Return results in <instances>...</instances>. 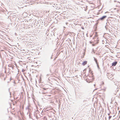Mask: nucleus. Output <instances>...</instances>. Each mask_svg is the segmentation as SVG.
I'll return each mask as SVG.
<instances>
[{
  "mask_svg": "<svg viewBox=\"0 0 120 120\" xmlns=\"http://www.w3.org/2000/svg\"><path fill=\"white\" fill-rule=\"evenodd\" d=\"M30 108V106L29 105L26 108V110Z\"/></svg>",
  "mask_w": 120,
  "mask_h": 120,
  "instance_id": "nucleus-12",
  "label": "nucleus"
},
{
  "mask_svg": "<svg viewBox=\"0 0 120 120\" xmlns=\"http://www.w3.org/2000/svg\"><path fill=\"white\" fill-rule=\"evenodd\" d=\"M45 88H47V87L46 86V85H45Z\"/></svg>",
  "mask_w": 120,
  "mask_h": 120,
  "instance_id": "nucleus-22",
  "label": "nucleus"
},
{
  "mask_svg": "<svg viewBox=\"0 0 120 120\" xmlns=\"http://www.w3.org/2000/svg\"><path fill=\"white\" fill-rule=\"evenodd\" d=\"M46 86H47V88H45L43 87L42 88V90H46L47 89H48L49 88V85H46Z\"/></svg>",
  "mask_w": 120,
  "mask_h": 120,
  "instance_id": "nucleus-5",
  "label": "nucleus"
},
{
  "mask_svg": "<svg viewBox=\"0 0 120 120\" xmlns=\"http://www.w3.org/2000/svg\"><path fill=\"white\" fill-rule=\"evenodd\" d=\"M86 70V69H85L84 70H83V71H84V70Z\"/></svg>",
  "mask_w": 120,
  "mask_h": 120,
  "instance_id": "nucleus-27",
  "label": "nucleus"
},
{
  "mask_svg": "<svg viewBox=\"0 0 120 120\" xmlns=\"http://www.w3.org/2000/svg\"><path fill=\"white\" fill-rule=\"evenodd\" d=\"M106 17H107L106 16H103L100 18L99 19L97 20V21H98L100 20H103Z\"/></svg>",
  "mask_w": 120,
  "mask_h": 120,
  "instance_id": "nucleus-2",
  "label": "nucleus"
},
{
  "mask_svg": "<svg viewBox=\"0 0 120 120\" xmlns=\"http://www.w3.org/2000/svg\"><path fill=\"white\" fill-rule=\"evenodd\" d=\"M111 22H108L106 23V24L107 25V26H108L109 25H111Z\"/></svg>",
  "mask_w": 120,
  "mask_h": 120,
  "instance_id": "nucleus-8",
  "label": "nucleus"
},
{
  "mask_svg": "<svg viewBox=\"0 0 120 120\" xmlns=\"http://www.w3.org/2000/svg\"><path fill=\"white\" fill-rule=\"evenodd\" d=\"M87 63V61H84L82 63V65L83 66L85 65Z\"/></svg>",
  "mask_w": 120,
  "mask_h": 120,
  "instance_id": "nucleus-9",
  "label": "nucleus"
},
{
  "mask_svg": "<svg viewBox=\"0 0 120 120\" xmlns=\"http://www.w3.org/2000/svg\"><path fill=\"white\" fill-rule=\"evenodd\" d=\"M23 71V70H22V71Z\"/></svg>",
  "mask_w": 120,
  "mask_h": 120,
  "instance_id": "nucleus-29",
  "label": "nucleus"
},
{
  "mask_svg": "<svg viewBox=\"0 0 120 120\" xmlns=\"http://www.w3.org/2000/svg\"><path fill=\"white\" fill-rule=\"evenodd\" d=\"M107 25L105 26V29H107Z\"/></svg>",
  "mask_w": 120,
  "mask_h": 120,
  "instance_id": "nucleus-17",
  "label": "nucleus"
},
{
  "mask_svg": "<svg viewBox=\"0 0 120 120\" xmlns=\"http://www.w3.org/2000/svg\"><path fill=\"white\" fill-rule=\"evenodd\" d=\"M117 61H115L114 62L112 63V66H115L117 64Z\"/></svg>",
  "mask_w": 120,
  "mask_h": 120,
  "instance_id": "nucleus-4",
  "label": "nucleus"
},
{
  "mask_svg": "<svg viewBox=\"0 0 120 120\" xmlns=\"http://www.w3.org/2000/svg\"><path fill=\"white\" fill-rule=\"evenodd\" d=\"M97 89H96L95 90H96Z\"/></svg>",
  "mask_w": 120,
  "mask_h": 120,
  "instance_id": "nucleus-24",
  "label": "nucleus"
},
{
  "mask_svg": "<svg viewBox=\"0 0 120 120\" xmlns=\"http://www.w3.org/2000/svg\"><path fill=\"white\" fill-rule=\"evenodd\" d=\"M97 65V66L98 67V69H99L100 68H99V66L98 65V64H96Z\"/></svg>",
  "mask_w": 120,
  "mask_h": 120,
  "instance_id": "nucleus-14",
  "label": "nucleus"
},
{
  "mask_svg": "<svg viewBox=\"0 0 120 120\" xmlns=\"http://www.w3.org/2000/svg\"><path fill=\"white\" fill-rule=\"evenodd\" d=\"M14 66L12 64H10L9 65H8V67H9V69H10V70L12 69L13 70L14 68L13 67Z\"/></svg>",
  "mask_w": 120,
  "mask_h": 120,
  "instance_id": "nucleus-3",
  "label": "nucleus"
},
{
  "mask_svg": "<svg viewBox=\"0 0 120 120\" xmlns=\"http://www.w3.org/2000/svg\"><path fill=\"white\" fill-rule=\"evenodd\" d=\"M118 2V3H120V2H119V1Z\"/></svg>",
  "mask_w": 120,
  "mask_h": 120,
  "instance_id": "nucleus-25",
  "label": "nucleus"
},
{
  "mask_svg": "<svg viewBox=\"0 0 120 120\" xmlns=\"http://www.w3.org/2000/svg\"><path fill=\"white\" fill-rule=\"evenodd\" d=\"M104 84V82H102V84H101V85H103Z\"/></svg>",
  "mask_w": 120,
  "mask_h": 120,
  "instance_id": "nucleus-18",
  "label": "nucleus"
},
{
  "mask_svg": "<svg viewBox=\"0 0 120 120\" xmlns=\"http://www.w3.org/2000/svg\"><path fill=\"white\" fill-rule=\"evenodd\" d=\"M112 117L111 116H109V120Z\"/></svg>",
  "mask_w": 120,
  "mask_h": 120,
  "instance_id": "nucleus-15",
  "label": "nucleus"
},
{
  "mask_svg": "<svg viewBox=\"0 0 120 120\" xmlns=\"http://www.w3.org/2000/svg\"><path fill=\"white\" fill-rule=\"evenodd\" d=\"M65 24L66 25H67V24H68V23L66 22Z\"/></svg>",
  "mask_w": 120,
  "mask_h": 120,
  "instance_id": "nucleus-20",
  "label": "nucleus"
},
{
  "mask_svg": "<svg viewBox=\"0 0 120 120\" xmlns=\"http://www.w3.org/2000/svg\"><path fill=\"white\" fill-rule=\"evenodd\" d=\"M52 56L51 57V59H52Z\"/></svg>",
  "mask_w": 120,
  "mask_h": 120,
  "instance_id": "nucleus-23",
  "label": "nucleus"
},
{
  "mask_svg": "<svg viewBox=\"0 0 120 120\" xmlns=\"http://www.w3.org/2000/svg\"><path fill=\"white\" fill-rule=\"evenodd\" d=\"M94 60L95 61L96 63V64L98 63L97 62V59L95 58L94 57Z\"/></svg>",
  "mask_w": 120,
  "mask_h": 120,
  "instance_id": "nucleus-10",
  "label": "nucleus"
},
{
  "mask_svg": "<svg viewBox=\"0 0 120 120\" xmlns=\"http://www.w3.org/2000/svg\"><path fill=\"white\" fill-rule=\"evenodd\" d=\"M28 112H27V114H28V113H30V112H31V109L30 108L28 109Z\"/></svg>",
  "mask_w": 120,
  "mask_h": 120,
  "instance_id": "nucleus-11",
  "label": "nucleus"
},
{
  "mask_svg": "<svg viewBox=\"0 0 120 120\" xmlns=\"http://www.w3.org/2000/svg\"><path fill=\"white\" fill-rule=\"evenodd\" d=\"M99 41V40L98 39V38H97L96 39V40H94V43L95 44H97L98 43V41Z\"/></svg>",
  "mask_w": 120,
  "mask_h": 120,
  "instance_id": "nucleus-6",
  "label": "nucleus"
},
{
  "mask_svg": "<svg viewBox=\"0 0 120 120\" xmlns=\"http://www.w3.org/2000/svg\"><path fill=\"white\" fill-rule=\"evenodd\" d=\"M49 74H47V75H46V76H49Z\"/></svg>",
  "mask_w": 120,
  "mask_h": 120,
  "instance_id": "nucleus-19",
  "label": "nucleus"
},
{
  "mask_svg": "<svg viewBox=\"0 0 120 120\" xmlns=\"http://www.w3.org/2000/svg\"><path fill=\"white\" fill-rule=\"evenodd\" d=\"M90 42L91 44L92 43V42H91V41H90Z\"/></svg>",
  "mask_w": 120,
  "mask_h": 120,
  "instance_id": "nucleus-21",
  "label": "nucleus"
},
{
  "mask_svg": "<svg viewBox=\"0 0 120 120\" xmlns=\"http://www.w3.org/2000/svg\"><path fill=\"white\" fill-rule=\"evenodd\" d=\"M110 115V114L109 113L108 114V115Z\"/></svg>",
  "mask_w": 120,
  "mask_h": 120,
  "instance_id": "nucleus-26",
  "label": "nucleus"
},
{
  "mask_svg": "<svg viewBox=\"0 0 120 120\" xmlns=\"http://www.w3.org/2000/svg\"><path fill=\"white\" fill-rule=\"evenodd\" d=\"M23 71V70H22V71Z\"/></svg>",
  "mask_w": 120,
  "mask_h": 120,
  "instance_id": "nucleus-28",
  "label": "nucleus"
},
{
  "mask_svg": "<svg viewBox=\"0 0 120 120\" xmlns=\"http://www.w3.org/2000/svg\"><path fill=\"white\" fill-rule=\"evenodd\" d=\"M33 19H32V20H33ZM32 21V19H30L29 20H28L27 22H28L29 21V22H31Z\"/></svg>",
  "mask_w": 120,
  "mask_h": 120,
  "instance_id": "nucleus-13",
  "label": "nucleus"
},
{
  "mask_svg": "<svg viewBox=\"0 0 120 120\" xmlns=\"http://www.w3.org/2000/svg\"><path fill=\"white\" fill-rule=\"evenodd\" d=\"M31 114L30 113H29V116L30 117V115Z\"/></svg>",
  "mask_w": 120,
  "mask_h": 120,
  "instance_id": "nucleus-16",
  "label": "nucleus"
},
{
  "mask_svg": "<svg viewBox=\"0 0 120 120\" xmlns=\"http://www.w3.org/2000/svg\"><path fill=\"white\" fill-rule=\"evenodd\" d=\"M114 75V74L111 73H107V76L109 79L111 80V79H112L113 78V76Z\"/></svg>",
  "mask_w": 120,
  "mask_h": 120,
  "instance_id": "nucleus-1",
  "label": "nucleus"
},
{
  "mask_svg": "<svg viewBox=\"0 0 120 120\" xmlns=\"http://www.w3.org/2000/svg\"><path fill=\"white\" fill-rule=\"evenodd\" d=\"M92 79H93L92 81H90L89 80H86V81L87 82H88L89 83H90L91 82H93V81L94 80V78H92Z\"/></svg>",
  "mask_w": 120,
  "mask_h": 120,
  "instance_id": "nucleus-7",
  "label": "nucleus"
}]
</instances>
